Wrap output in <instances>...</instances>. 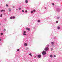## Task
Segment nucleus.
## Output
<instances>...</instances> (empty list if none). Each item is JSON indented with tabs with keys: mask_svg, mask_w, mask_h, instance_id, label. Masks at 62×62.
<instances>
[{
	"mask_svg": "<svg viewBox=\"0 0 62 62\" xmlns=\"http://www.w3.org/2000/svg\"><path fill=\"white\" fill-rule=\"evenodd\" d=\"M8 10L9 11H11V9L10 8Z\"/></svg>",
	"mask_w": 62,
	"mask_h": 62,
	"instance_id": "7",
	"label": "nucleus"
},
{
	"mask_svg": "<svg viewBox=\"0 0 62 62\" xmlns=\"http://www.w3.org/2000/svg\"><path fill=\"white\" fill-rule=\"evenodd\" d=\"M56 23H58V21H56Z\"/></svg>",
	"mask_w": 62,
	"mask_h": 62,
	"instance_id": "28",
	"label": "nucleus"
},
{
	"mask_svg": "<svg viewBox=\"0 0 62 62\" xmlns=\"http://www.w3.org/2000/svg\"><path fill=\"white\" fill-rule=\"evenodd\" d=\"M23 33L24 34H25V33H26V31H23Z\"/></svg>",
	"mask_w": 62,
	"mask_h": 62,
	"instance_id": "12",
	"label": "nucleus"
},
{
	"mask_svg": "<svg viewBox=\"0 0 62 62\" xmlns=\"http://www.w3.org/2000/svg\"><path fill=\"white\" fill-rule=\"evenodd\" d=\"M45 8L46 9V7H45Z\"/></svg>",
	"mask_w": 62,
	"mask_h": 62,
	"instance_id": "37",
	"label": "nucleus"
},
{
	"mask_svg": "<svg viewBox=\"0 0 62 62\" xmlns=\"http://www.w3.org/2000/svg\"><path fill=\"white\" fill-rule=\"evenodd\" d=\"M38 57L39 58H40L41 57V55H39L38 56Z\"/></svg>",
	"mask_w": 62,
	"mask_h": 62,
	"instance_id": "4",
	"label": "nucleus"
},
{
	"mask_svg": "<svg viewBox=\"0 0 62 62\" xmlns=\"http://www.w3.org/2000/svg\"><path fill=\"white\" fill-rule=\"evenodd\" d=\"M54 57H56V56L55 55H54Z\"/></svg>",
	"mask_w": 62,
	"mask_h": 62,
	"instance_id": "18",
	"label": "nucleus"
},
{
	"mask_svg": "<svg viewBox=\"0 0 62 62\" xmlns=\"http://www.w3.org/2000/svg\"><path fill=\"white\" fill-rule=\"evenodd\" d=\"M33 11H34V12H35V10H33Z\"/></svg>",
	"mask_w": 62,
	"mask_h": 62,
	"instance_id": "30",
	"label": "nucleus"
},
{
	"mask_svg": "<svg viewBox=\"0 0 62 62\" xmlns=\"http://www.w3.org/2000/svg\"><path fill=\"white\" fill-rule=\"evenodd\" d=\"M50 57H53V55H50Z\"/></svg>",
	"mask_w": 62,
	"mask_h": 62,
	"instance_id": "8",
	"label": "nucleus"
},
{
	"mask_svg": "<svg viewBox=\"0 0 62 62\" xmlns=\"http://www.w3.org/2000/svg\"><path fill=\"white\" fill-rule=\"evenodd\" d=\"M22 12H24V11L23 10H22Z\"/></svg>",
	"mask_w": 62,
	"mask_h": 62,
	"instance_id": "32",
	"label": "nucleus"
},
{
	"mask_svg": "<svg viewBox=\"0 0 62 62\" xmlns=\"http://www.w3.org/2000/svg\"><path fill=\"white\" fill-rule=\"evenodd\" d=\"M17 51H20V49H18Z\"/></svg>",
	"mask_w": 62,
	"mask_h": 62,
	"instance_id": "21",
	"label": "nucleus"
},
{
	"mask_svg": "<svg viewBox=\"0 0 62 62\" xmlns=\"http://www.w3.org/2000/svg\"><path fill=\"white\" fill-rule=\"evenodd\" d=\"M49 50V48L48 47H46L44 49V50L45 51H48Z\"/></svg>",
	"mask_w": 62,
	"mask_h": 62,
	"instance_id": "2",
	"label": "nucleus"
},
{
	"mask_svg": "<svg viewBox=\"0 0 62 62\" xmlns=\"http://www.w3.org/2000/svg\"><path fill=\"white\" fill-rule=\"evenodd\" d=\"M46 54V52L45 51H43L42 52L43 54Z\"/></svg>",
	"mask_w": 62,
	"mask_h": 62,
	"instance_id": "1",
	"label": "nucleus"
},
{
	"mask_svg": "<svg viewBox=\"0 0 62 62\" xmlns=\"http://www.w3.org/2000/svg\"><path fill=\"white\" fill-rule=\"evenodd\" d=\"M38 23H39V22H40V21L38 20Z\"/></svg>",
	"mask_w": 62,
	"mask_h": 62,
	"instance_id": "26",
	"label": "nucleus"
},
{
	"mask_svg": "<svg viewBox=\"0 0 62 62\" xmlns=\"http://www.w3.org/2000/svg\"><path fill=\"white\" fill-rule=\"evenodd\" d=\"M2 17V16H0V17Z\"/></svg>",
	"mask_w": 62,
	"mask_h": 62,
	"instance_id": "36",
	"label": "nucleus"
},
{
	"mask_svg": "<svg viewBox=\"0 0 62 62\" xmlns=\"http://www.w3.org/2000/svg\"><path fill=\"white\" fill-rule=\"evenodd\" d=\"M23 35H24V36H26V34L25 33H23Z\"/></svg>",
	"mask_w": 62,
	"mask_h": 62,
	"instance_id": "10",
	"label": "nucleus"
},
{
	"mask_svg": "<svg viewBox=\"0 0 62 62\" xmlns=\"http://www.w3.org/2000/svg\"><path fill=\"white\" fill-rule=\"evenodd\" d=\"M31 13H33V11H32L31 12Z\"/></svg>",
	"mask_w": 62,
	"mask_h": 62,
	"instance_id": "16",
	"label": "nucleus"
},
{
	"mask_svg": "<svg viewBox=\"0 0 62 62\" xmlns=\"http://www.w3.org/2000/svg\"><path fill=\"white\" fill-rule=\"evenodd\" d=\"M29 55H30L31 56H32V55L31 54V53Z\"/></svg>",
	"mask_w": 62,
	"mask_h": 62,
	"instance_id": "11",
	"label": "nucleus"
},
{
	"mask_svg": "<svg viewBox=\"0 0 62 62\" xmlns=\"http://www.w3.org/2000/svg\"><path fill=\"white\" fill-rule=\"evenodd\" d=\"M47 46H48V47H49V45H47Z\"/></svg>",
	"mask_w": 62,
	"mask_h": 62,
	"instance_id": "24",
	"label": "nucleus"
},
{
	"mask_svg": "<svg viewBox=\"0 0 62 62\" xmlns=\"http://www.w3.org/2000/svg\"><path fill=\"white\" fill-rule=\"evenodd\" d=\"M51 51H53V48H51Z\"/></svg>",
	"mask_w": 62,
	"mask_h": 62,
	"instance_id": "15",
	"label": "nucleus"
},
{
	"mask_svg": "<svg viewBox=\"0 0 62 62\" xmlns=\"http://www.w3.org/2000/svg\"><path fill=\"white\" fill-rule=\"evenodd\" d=\"M51 43H52V45H54V42H51Z\"/></svg>",
	"mask_w": 62,
	"mask_h": 62,
	"instance_id": "9",
	"label": "nucleus"
},
{
	"mask_svg": "<svg viewBox=\"0 0 62 62\" xmlns=\"http://www.w3.org/2000/svg\"><path fill=\"white\" fill-rule=\"evenodd\" d=\"M25 2L26 3H28V0H26L25 1Z\"/></svg>",
	"mask_w": 62,
	"mask_h": 62,
	"instance_id": "5",
	"label": "nucleus"
},
{
	"mask_svg": "<svg viewBox=\"0 0 62 62\" xmlns=\"http://www.w3.org/2000/svg\"><path fill=\"white\" fill-rule=\"evenodd\" d=\"M0 11H1V12H2V11H3V10H1Z\"/></svg>",
	"mask_w": 62,
	"mask_h": 62,
	"instance_id": "29",
	"label": "nucleus"
},
{
	"mask_svg": "<svg viewBox=\"0 0 62 62\" xmlns=\"http://www.w3.org/2000/svg\"><path fill=\"white\" fill-rule=\"evenodd\" d=\"M52 5H53V6H54V3H53L52 4Z\"/></svg>",
	"mask_w": 62,
	"mask_h": 62,
	"instance_id": "27",
	"label": "nucleus"
},
{
	"mask_svg": "<svg viewBox=\"0 0 62 62\" xmlns=\"http://www.w3.org/2000/svg\"><path fill=\"white\" fill-rule=\"evenodd\" d=\"M26 30H28V31H30V28H26Z\"/></svg>",
	"mask_w": 62,
	"mask_h": 62,
	"instance_id": "3",
	"label": "nucleus"
},
{
	"mask_svg": "<svg viewBox=\"0 0 62 62\" xmlns=\"http://www.w3.org/2000/svg\"><path fill=\"white\" fill-rule=\"evenodd\" d=\"M6 7H8V4H6Z\"/></svg>",
	"mask_w": 62,
	"mask_h": 62,
	"instance_id": "19",
	"label": "nucleus"
},
{
	"mask_svg": "<svg viewBox=\"0 0 62 62\" xmlns=\"http://www.w3.org/2000/svg\"><path fill=\"white\" fill-rule=\"evenodd\" d=\"M12 18H13L12 17H10V18L11 19H12Z\"/></svg>",
	"mask_w": 62,
	"mask_h": 62,
	"instance_id": "20",
	"label": "nucleus"
},
{
	"mask_svg": "<svg viewBox=\"0 0 62 62\" xmlns=\"http://www.w3.org/2000/svg\"><path fill=\"white\" fill-rule=\"evenodd\" d=\"M24 45L25 46H27V44L26 43H25L24 44Z\"/></svg>",
	"mask_w": 62,
	"mask_h": 62,
	"instance_id": "6",
	"label": "nucleus"
},
{
	"mask_svg": "<svg viewBox=\"0 0 62 62\" xmlns=\"http://www.w3.org/2000/svg\"><path fill=\"white\" fill-rule=\"evenodd\" d=\"M59 19V17L57 18V19Z\"/></svg>",
	"mask_w": 62,
	"mask_h": 62,
	"instance_id": "33",
	"label": "nucleus"
},
{
	"mask_svg": "<svg viewBox=\"0 0 62 62\" xmlns=\"http://www.w3.org/2000/svg\"><path fill=\"white\" fill-rule=\"evenodd\" d=\"M1 40H2V39H0V41H1Z\"/></svg>",
	"mask_w": 62,
	"mask_h": 62,
	"instance_id": "31",
	"label": "nucleus"
},
{
	"mask_svg": "<svg viewBox=\"0 0 62 62\" xmlns=\"http://www.w3.org/2000/svg\"><path fill=\"white\" fill-rule=\"evenodd\" d=\"M0 25H1V23H0Z\"/></svg>",
	"mask_w": 62,
	"mask_h": 62,
	"instance_id": "38",
	"label": "nucleus"
},
{
	"mask_svg": "<svg viewBox=\"0 0 62 62\" xmlns=\"http://www.w3.org/2000/svg\"><path fill=\"white\" fill-rule=\"evenodd\" d=\"M3 11H5V10H3Z\"/></svg>",
	"mask_w": 62,
	"mask_h": 62,
	"instance_id": "34",
	"label": "nucleus"
},
{
	"mask_svg": "<svg viewBox=\"0 0 62 62\" xmlns=\"http://www.w3.org/2000/svg\"><path fill=\"white\" fill-rule=\"evenodd\" d=\"M25 12H26V13L27 12V10H26L25 11Z\"/></svg>",
	"mask_w": 62,
	"mask_h": 62,
	"instance_id": "22",
	"label": "nucleus"
},
{
	"mask_svg": "<svg viewBox=\"0 0 62 62\" xmlns=\"http://www.w3.org/2000/svg\"><path fill=\"white\" fill-rule=\"evenodd\" d=\"M0 16H2V14H1Z\"/></svg>",
	"mask_w": 62,
	"mask_h": 62,
	"instance_id": "35",
	"label": "nucleus"
},
{
	"mask_svg": "<svg viewBox=\"0 0 62 62\" xmlns=\"http://www.w3.org/2000/svg\"><path fill=\"white\" fill-rule=\"evenodd\" d=\"M60 27H58V29H60Z\"/></svg>",
	"mask_w": 62,
	"mask_h": 62,
	"instance_id": "17",
	"label": "nucleus"
},
{
	"mask_svg": "<svg viewBox=\"0 0 62 62\" xmlns=\"http://www.w3.org/2000/svg\"><path fill=\"white\" fill-rule=\"evenodd\" d=\"M3 31H6V29H4V30H3Z\"/></svg>",
	"mask_w": 62,
	"mask_h": 62,
	"instance_id": "14",
	"label": "nucleus"
},
{
	"mask_svg": "<svg viewBox=\"0 0 62 62\" xmlns=\"http://www.w3.org/2000/svg\"><path fill=\"white\" fill-rule=\"evenodd\" d=\"M19 10H21V8L20 7L19 8Z\"/></svg>",
	"mask_w": 62,
	"mask_h": 62,
	"instance_id": "13",
	"label": "nucleus"
},
{
	"mask_svg": "<svg viewBox=\"0 0 62 62\" xmlns=\"http://www.w3.org/2000/svg\"><path fill=\"white\" fill-rule=\"evenodd\" d=\"M13 19H15V16H13Z\"/></svg>",
	"mask_w": 62,
	"mask_h": 62,
	"instance_id": "23",
	"label": "nucleus"
},
{
	"mask_svg": "<svg viewBox=\"0 0 62 62\" xmlns=\"http://www.w3.org/2000/svg\"><path fill=\"white\" fill-rule=\"evenodd\" d=\"M1 35H3V33H1Z\"/></svg>",
	"mask_w": 62,
	"mask_h": 62,
	"instance_id": "25",
	"label": "nucleus"
}]
</instances>
